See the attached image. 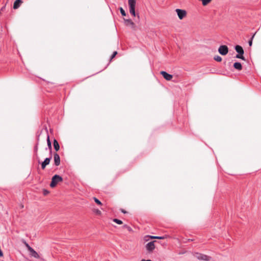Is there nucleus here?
<instances>
[{"mask_svg":"<svg viewBox=\"0 0 261 261\" xmlns=\"http://www.w3.org/2000/svg\"><path fill=\"white\" fill-rule=\"evenodd\" d=\"M233 67L238 70H241L243 68L242 64L240 62H236L233 64Z\"/></svg>","mask_w":261,"mask_h":261,"instance_id":"nucleus-17","label":"nucleus"},{"mask_svg":"<svg viewBox=\"0 0 261 261\" xmlns=\"http://www.w3.org/2000/svg\"><path fill=\"white\" fill-rule=\"evenodd\" d=\"M118 54V53L117 51H114L112 55L111 56L109 60V62L107 64V66L109 65L110 63L112 61V60L115 57V56Z\"/></svg>","mask_w":261,"mask_h":261,"instance_id":"nucleus-18","label":"nucleus"},{"mask_svg":"<svg viewBox=\"0 0 261 261\" xmlns=\"http://www.w3.org/2000/svg\"><path fill=\"white\" fill-rule=\"evenodd\" d=\"M45 129L47 133V148H45V150H46L47 149L49 150V155H52V146H51V142L50 141V138H49V135L48 134V129L47 127L45 126Z\"/></svg>","mask_w":261,"mask_h":261,"instance_id":"nucleus-4","label":"nucleus"},{"mask_svg":"<svg viewBox=\"0 0 261 261\" xmlns=\"http://www.w3.org/2000/svg\"><path fill=\"white\" fill-rule=\"evenodd\" d=\"M161 74L165 79L167 81H170L172 80L173 76L164 71H162L160 72Z\"/></svg>","mask_w":261,"mask_h":261,"instance_id":"nucleus-11","label":"nucleus"},{"mask_svg":"<svg viewBox=\"0 0 261 261\" xmlns=\"http://www.w3.org/2000/svg\"><path fill=\"white\" fill-rule=\"evenodd\" d=\"M53 146L54 149L56 150V151H58L60 149V145L58 142V141L54 139L53 141Z\"/></svg>","mask_w":261,"mask_h":261,"instance_id":"nucleus-13","label":"nucleus"},{"mask_svg":"<svg viewBox=\"0 0 261 261\" xmlns=\"http://www.w3.org/2000/svg\"><path fill=\"white\" fill-rule=\"evenodd\" d=\"M130 1L131 0H128V6L129 10V12H130Z\"/></svg>","mask_w":261,"mask_h":261,"instance_id":"nucleus-29","label":"nucleus"},{"mask_svg":"<svg viewBox=\"0 0 261 261\" xmlns=\"http://www.w3.org/2000/svg\"><path fill=\"white\" fill-rule=\"evenodd\" d=\"M51 159H52V155H49V156L48 158H45L43 162H41L40 161L39 164H41V169L42 170H44L45 169L46 166L49 164Z\"/></svg>","mask_w":261,"mask_h":261,"instance_id":"nucleus-6","label":"nucleus"},{"mask_svg":"<svg viewBox=\"0 0 261 261\" xmlns=\"http://www.w3.org/2000/svg\"><path fill=\"white\" fill-rule=\"evenodd\" d=\"M22 242L24 244L25 246L27 247L28 250L32 253V256H33L35 258H39V255L37 253V252L32 248L31 247L29 244L26 242V241L24 240H22Z\"/></svg>","mask_w":261,"mask_h":261,"instance_id":"nucleus-3","label":"nucleus"},{"mask_svg":"<svg viewBox=\"0 0 261 261\" xmlns=\"http://www.w3.org/2000/svg\"><path fill=\"white\" fill-rule=\"evenodd\" d=\"M139 20H140V17H139V14H137V18L136 19L135 21L136 23H139Z\"/></svg>","mask_w":261,"mask_h":261,"instance_id":"nucleus-28","label":"nucleus"},{"mask_svg":"<svg viewBox=\"0 0 261 261\" xmlns=\"http://www.w3.org/2000/svg\"><path fill=\"white\" fill-rule=\"evenodd\" d=\"M218 51L221 55H226L228 52V48L225 45H221L218 48Z\"/></svg>","mask_w":261,"mask_h":261,"instance_id":"nucleus-7","label":"nucleus"},{"mask_svg":"<svg viewBox=\"0 0 261 261\" xmlns=\"http://www.w3.org/2000/svg\"><path fill=\"white\" fill-rule=\"evenodd\" d=\"M156 242L155 241H151L150 242L148 243L146 246L145 248L147 251L149 252H152L155 248V246L154 243Z\"/></svg>","mask_w":261,"mask_h":261,"instance_id":"nucleus-5","label":"nucleus"},{"mask_svg":"<svg viewBox=\"0 0 261 261\" xmlns=\"http://www.w3.org/2000/svg\"><path fill=\"white\" fill-rule=\"evenodd\" d=\"M42 131H37L36 133V143H39L40 136L41 134Z\"/></svg>","mask_w":261,"mask_h":261,"instance_id":"nucleus-19","label":"nucleus"},{"mask_svg":"<svg viewBox=\"0 0 261 261\" xmlns=\"http://www.w3.org/2000/svg\"><path fill=\"white\" fill-rule=\"evenodd\" d=\"M5 8H6V5H5L4 6H3V7L1 8V11H3V10H4V9Z\"/></svg>","mask_w":261,"mask_h":261,"instance_id":"nucleus-33","label":"nucleus"},{"mask_svg":"<svg viewBox=\"0 0 261 261\" xmlns=\"http://www.w3.org/2000/svg\"><path fill=\"white\" fill-rule=\"evenodd\" d=\"M94 212L96 214H97V215H101V212L100 210H99L98 209H96L94 210Z\"/></svg>","mask_w":261,"mask_h":261,"instance_id":"nucleus-26","label":"nucleus"},{"mask_svg":"<svg viewBox=\"0 0 261 261\" xmlns=\"http://www.w3.org/2000/svg\"><path fill=\"white\" fill-rule=\"evenodd\" d=\"M214 60L217 62H221L222 61V58L219 56H216L214 57Z\"/></svg>","mask_w":261,"mask_h":261,"instance_id":"nucleus-23","label":"nucleus"},{"mask_svg":"<svg viewBox=\"0 0 261 261\" xmlns=\"http://www.w3.org/2000/svg\"><path fill=\"white\" fill-rule=\"evenodd\" d=\"M113 221L119 225L122 224L123 223L122 221L121 220L116 218L113 219Z\"/></svg>","mask_w":261,"mask_h":261,"instance_id":"nucleus-20","label":"nucleus"},{"mask_svg":"<svg viewBox=\"0 0 261 261\" xmlns=\"http://www.w3.org/2000/svg\"><path fill=\"white\" fill-rule=\"evenodd\" d=\"M23 3L22 0H15L13 4V9H17Z\"/></svg>","mask_w":261,"mask_h":261,"instance_id":"nucleus-12","label":"nucleus"},{"mask_svg":"<svg viewBox=\"0 0 261 261\" xmlns=\"http://www.w3.org/2000/svg\"><path fill=\"white\" fill-rule=\"evenodd\" d=\"M235 50L238 53L236 56V58L238 59H241L243 60H245V57L243 55L244 54V51L242 46L237 45L235 46Z\"/></svg>","mask_w":261,"mask_h":261,"instance_id":"nucleus-2","label":"nucleus"},{"mask_svg":"<svg viewBox=\"0 0 261 261\" xmlns=\"http://www.w3.org/2000/svg\"><path fill=\"white\" fill-rule=\"evenodd\" d=\"M38 145H39L38 143H36V144L34 147V154H35V156H36L37 159H38V163H40V159L38 157Z\"/></svg>","mask_w":261,"mask_h":261,"instance_id":"nucleus-14","label":"nucleus"},{"mask_svg":"<svg viewBox=\"0 0 261 261\" xmlns=\"http://www.w3.org/2000/svg\"><path fill=\"white\" fill-rule=\"evenodd\" d=\"M197 257L199 259L203 260L205 261H208L210 259V257L204 254H199V255Z\"/></svg>","mask_w":261,"mask_h":261,"instance_id":"nucleus-16","label":"nucleus"},{"mask_svg":"<svg viewBox=\"0 0 261 261\" xmlns=\"http://www.w3.org/2000/svg\"><path fill=\"white\" fill-rule=\"evenodd\" d=\"M123 227L126 228L129 231H130V227L128 226L127 225H126V224L124 225L123 226Z\"/></svg>","mask_w":261,"mask_h":261,"instance_id":"nucleus-27","label":"nucleus"},{"mask_svg":"<svg viewBox=\"0 0 261 261\" xmlns=\"http://www.w3.org/2000/svg\"><path fill=\"white\" fill-rule=\"evenodd\" d=\"M131 24H132V28H134L136 27V26L135 25V23L134 22H132Z\"/></svg>","mask_w":261,"mask_h":261,"instance_id":"nucleus-32","label":"nucleus"},{"mask_svg":"<svg viewBox=\"0 0 261 261\" xmlns=\"http://www.w3.org/2000/svg\"><path fill=\"white\" fill-rule=\"evenodd\" d=\"M135 5H136V1L132 0V15H133L134 17H136V14L135 13Z\"/></svg>","mask_w":261,"mask_h":261,"instance_id":"nucleus-15","label":"nucleus"},{"mask_svg":"<svg viewBox=\"0 0 261 261\" xmlns=\"http://www.w3.org/2000/svg\"><path fill=\"white\" fill-rule=\"evenodd\" d=\"M93 199H94L95 202L97 204H98L99 205H102L101 202L98 199H97L96 197H93Z\"/></svg>","mask_w":261,"mask_h":261,"instance_id":"nucleus-21","label":"nucleus"},{"mask_svg":"<svg viewBox=\"0 0 261 261\" xmlns=\"http://www.w3.org/2000/svg\"><path fill=\"white\" fill-rule=\"evenodd\" d=\"M63 180V178L61 176L55 174L52 177L49 186L51 188H54L59 182H62Z\"/></svg>","mask_w":261,"mask_h":261,"instance_id":"nucleus-1","label":"nucleus"},{"mask_svg":"<svg viewBox=\"0 0 261 261\" xmlns=\"http://www.w3.org/2000/svg\"><path fill=\"white\" fill-rule=\"evenodd\" d=\"M120 211H121L122 213H123V214L127 213V212L125 210H123V209H122V208H121V209H120Z\"/></svg>","mask_w":261,"mask_h":261,"instance_id":"nucleus-30","label":"nucleus"},{"mask_svg":"<svg viewBox=\"0 0 261 261\" xmlns=\"http://www.w3.org/2000/svg\"><path fill=\"white\" fill-rule=\"evenodd\" d=\"M42 192H43V194L44 196H46L49 193V191H48L47 190H46L45 189H43Z\"/></svg>","mask_w":261,"mask_h":261,"instance_id":"nucleus-25","label":"nucleus"},{"mask_svg":"<svg viewBox=\"0 0 261 261\" xmlns=\"http://www.w3.org/2000/svg\"><path fill=\"white\" fill-rule=\"evenodd\" d=\"M141 261H152V260H150V259H148V260L142 259Z\"/></svg>","mask_w":261,"mask_h":261,"instance_id":"nucleus-34","label":"nucleus"},{"mask_svg":"<svg viewBox=\"0 0 261 261\" xmlns=\"http://www.w3.org/2000/svg\"><path fill=\"white\" fill-rule=\"evenodd\" d=\"M119 9L120 13L122 15V16H126V13L125 12V10L122 7H120Z\"/></svg>","mask_w":261,"mask_h":261,"instance_id":"nucleus-22","label":"nucleus"},{"mask_svg":"<svg viewBox=\"0 0 261 261\" xmlns=\"http://www.w3.org/2000/svg\"><path fill=\"white\" fill-rule=\"evenodd\" d=\"M54 165L56 166H58L60 165L61 162L60 157L57 152L54 153Z\"/></svg>","mask_w":261,"mask_h":261,"instance_id":"nucleus-9","label":"nucleus"},{"mask_svg":"<svg viewBox=\"0 0 261 261\" xmlns=\"http://www.w3.org/2000/svg\"><path fill=\"white\" fill-rule=\"evenodd\" d=\"M165 238V237H159V236H149L147 235L144 237V240L145 242H147L149 241V239H160L163 240Z\"/></svg>","mask_w":261,"mask_h":261,"instance_id":"nucleus-10","label":"nucleus"},{"mask_svg":"<svg viewBox=\"0 0 261 261\" xmlns=\"http://www.w3.org/2000/svg\"><path fill=\"white\" fill-rule=\"evenodd\" d=\"M255 34H256V33H255L253 35V36H252V37L251 38L250 40L249 41V42H248L249 45L250 46H251L252 45V40H253V38H254V36H255Z\"/></svg>","mask_w":261,"mask_h":261,"instance_id":"nucleus-24","label":"nucleus"},{"mask_svg":"<svg viewBox=\"0 0 261 261\" xmlns=\"http://www.w3.org/2000/svg\"><path fill=\"white\" fill-rule=\"evenodd\" d=\"M125 21V22H127L128 23H130V19H124Z\"/></svg>","mask_w":261,"mask_h":261,"instance_id":"nucleus-31","label":"nucleus"},{"mask_svg":"<svg viewBox=\"0 0 261 261\" xmlns=\"http://www.w3.org/2000/svg\"><path fill=\"white\" fill-rule=\"evenodd\" d=\"M175 11L176 12L178 17L180 19H183L187 15V12L185 10L176 9Z\"/></svg>","mask_w":261,"mask_h":261,"instance_id":"nucleus-8","label":"nucleus"}]
</instances>
